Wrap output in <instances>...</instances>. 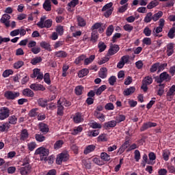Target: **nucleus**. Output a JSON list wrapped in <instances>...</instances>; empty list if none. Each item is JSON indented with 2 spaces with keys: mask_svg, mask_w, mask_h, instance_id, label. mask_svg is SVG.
Instances as JSON below:
<instances>
[{
  "mask_svg": "<svg viewBox=\"0 0 175 175\" xmlns=\"http://www.w3.org/2000/svg\"><path fill=\"white\" fill-rule=\"evenodd\" d=\"M118 51H120V46H118V45H111L108 51V55H114V54H117Z\"/></svg>",
  "mask_w": 175,
  "mask_h": 175,
  "instance_id": "9b49d317",
  "label": "nucleus"
},
{
  "mask_svg": "<svg viewBox=\"0 0 175 175\" xmlns=\"http://www.w3.org/2000/svg\"><path fill=\"white\" fill-rule=\"evenodd\" d=\"M117 125V121L111 120L104 124V128L105 129H109V128H114Z\"/></svg>",
  "mask_w": 175,
  "mask_h": 175,
  "instance_id": "f3484780",
  "label": "nucleus"
},
{
  "mask_svg": "<svg viewBox=\"0 0 175 175\" xmlns=\"http://www.w3.org/2000/svg\"><path fill=\"white\" fill-rule=\"evenodd\" d=\"M39 129L42 133L46 135V133H49L50 129H49V126L44 123L39 124Z\"/></svg>",
  "mask_w": 175,
  "mask_h": 175,
  "instance_id": "dca6fc26",
  "label": "nucleus"
},
{
  "mask_svg": "<svg viewBox=\"0 0 175 175\" xmlns=\"http://www.w3.org/2000/svg\"><path fill=\"white\" fill-rule=\"evenodd\" d=\"M42 61V59L41 57H36L31 59L30 64H31V65H38V64H40Z\"/></svg>",
  "mask_w": 175,
  "mask_h": 175,
  "instance_id": "72a5a7b5",
  "label": "nucleus"
},
{
  "mask_svg": "<svg viewBox=\"0 0 175 175\" xmlns=\"http://www.w3.org/2000/svg\"><path fill=\"white\" fill-rule=\"evenodd\" d=\"M10 128V124L8 122L5 123H0V132H5V131H8Z\"/></svg>",
  "mask_w": 175,
  "mask_h": 175,
  "instance_id": "c85d7f7f",
  "label": "nucleus"
},
{
  "mask_svg": "<svg viewBox=\"0 0 175 175\" xmlns=\"http://www.w3.org/2000/svg\"><path fill=\"white\" fill-rule=\"evenodd\" d=\"M85 59V55H81L75 59V64H76V65H79V64H80L81 61H84Z\"/></svg>",
  "mask_w": 175,
  "mask_h": 175,
  "instance_id": "13d9d810",
  "label": "nucleus"
},
{
  "mask_svg": "<svg viewBox=\"0 0 175 175\" xmlns=\"http://www.w3.org/2000/svg\"><path fill=\"white\" fill-rule=\"evenodd\" d=\"M10 116V109L6 107L0 108V120H6Z\"/></svg>",
  "mask_w": 175,
  "mask_h": 175,
  "instance_id": "39448f33",
  "label": "nucleus"
},
{
  "mask_svg": "<svg viewBox=\"0 0 175 175\" xmlns=\"http://www.w3.org/2000/svg\"><path fill=\"white\" fill-rule=\"evenodd\" d=\"M98 76L100 79H106L107 77V68L106 67L100 68Z\"/></svg>",
  "mask_w": 175,
  "mask_h": 175,
  "instance_id": "aec40b11",
  "label": "nucleus"
},
{
  "mask_svg": "<svg viewBox=\"0 0 175 175\" xmlns=\"http://www.w3.org/2000/svg\"><path fill=\"white\" fill-rule=\"evenodd\" d=\"M94 116L101 122H105V121H106V116L103 113H100L98 111H94Z\"/></svg>",
  "mask_w": 175,
  "mask_h": 175,
  "instance_id": "2eb2a0df",
  "label": "nucleus"
},
{
  "mask_svg": "<svg viewBox=\"0 0 175 175\" xmlns=\"http://www.w3.org/2000/svg\"><path fill=\"white\" fill-rule=\"evenodd\" d=\"M73 121L75 124H80V122L84 121V118L81 113L77 112L73 116Z\"/></svg>",
  "mask_w": 175,
  "mask_h": 175,
  "instance_id": "ddd939ff",
  "label": "nucleus"
},
{
  "mask_svg": "<svg viewBox=\"0 0 175 175\" xmlns=\"http://www.w3.org/2000/svg\"><path fill=\"white\" fill-rule=\"evenodd\" d=\"M43 9L46 12H51V1L50 0H46L43 3Z\"/></svg>",
  "mask_w": 175,
  "mask_h": 175,
  "instance_id": "5701e85b",
  "label": "nucleus"
},
{
  "mask_svg": "<svg viewBox=\"0 0 175 175\" xmlns=\"http://www.w3.org/2000/svg\"><path fill=\"white\" fill-rule=\"evenodd\" d=\"M84 90V88L81 85H78L75 89V92L77 95L79 96L83 94V91Z\"/></svg>",
  "mask_w": 175,
  "mask_h": 175,
  "instance_id": "c03bdc74",
  "label": "nucleus"
},
{
  "mask_svg": "<svg viewBox=\"0 0 175 175\" xmlns=\"http://www.w3.org/2000/svg\"><path fill=\"white\" fill-rule=\"evenodd\" d=\"M174 44L170 43L167 45V55L168 57H170V55H173V53H174Z\"/></svg>",
  "mask_w": 175,
  "mask_h": 175,
  "instance_id": "6ab92c4d",
  "label": "nucleus"
},
{
  "mask_svg": "<svg viewBox=\"0 0 175 175\" xmlns=\"http://www.w3.org/2000/svg\"><path fill=\"white\" fill-rule=\"evenodd\" d=\"M123 29L126 32H132V31H133V26L129 24H126L123 26Z\"/></svg>",
  "mask_w": 175,
  "mask_h": 175,
  "instance_id": "bf43d9fd",
  "label": "nucleus"
},
{
  "mask_svg": "<svg viewBox=\"0 0 175 175\" xmlns=\"http://www.w3.org/2000/svg\"><path fill=\"white\" fill-rule=\"evenodd\" d=\"M98 31H93L92 32V42H96L98 40Z\"/></svg>",
  "mask_w": 175,
  "mask_h": 175,
  "instance_id": "774afa93",
  "label": "nucleus"
},
{
  "mask_svg": "<svg viewBox=\"0 0 175 175\" xmlns=\"http://www.w3.org/2000/svg\"><path fill=\"white\" fill-rule=\"evenodd\" d=\"M169 157H170V152L169 150L163 151V158L164 161H169Z\"/></svg>",
  "mask_w": 175,
  "mask_h": 175,
  "instance_id": "e2e57ef3",
  "label": "nucleus"
},
{
  "mask_svg": "<svg viewBox=\"0 0 175 175\" xmlns=\"http://www.w3.org/2000/svg\"><path fill=\"white\" fill-rule=\"evenodd\" d=\"M37 144L36 142H29L27 144V148L29 151H33V150H35V148H36L37 147Z\"/></svg>",
  "mask_w": 175,
  "mask_h": 175,
  "instance_id": "a18cd8bd",
  "label": "nucleus"
},
{
  "mask_svg": "<svg viewBox=\"0 0 175 175\" xmlns=\"http://www.w3.org/2000/svg\"><path fill=\"white\" fill-rule=\"evenodd\" d=\"M8 124H9L10 125V124H12V125H16V124H17V118L16 117V116L13 115L10 116L8 118Z\"/></svg>",
  "mask_w": 175,
  "mask_h": 175,
  "instance_id": "c9c22d12",
  "label": "nucleus"
},
{
  "mask_svg": "<svg viewBox=\"0 0 175 175\" xmlns=\"http://www.w3.org/2000/svg\"><path fill=\"white\" fill-rule=\"evenodd\" d=\"M77 21L79 27H85L86 23L81 16H77Z\"/></svg>",
  "mask_w": 175,
  "mask_h": 175,
  "instance_id": "864d4df0",
  "label": "nucleus"
},
{
  "mask_svg": "<svg viewBox=\"0 0 175 175\" xmlns=\"http://www.w3.org/2000/svg\"><path fill=\"white\" fill-rule=\"evenodd\" d=\"M113 32H114V26L113 25H109L106 31L107 36H111Z\"/></svg>",
  "mask_w": 175,
  "mask_h": 175,
  "instance_id": "49530a36",
  "label": "nucleus"
},
{
  "mask_svg": "<svg viewBox=\"0 0 175 175\" xmlns=\"http://www.w3.org/2000/svg\"><path fill=\"white\" fill-rule=\"evenodd\" d=\"M38 103L39 106H41V107H46L47 106V100L44 98H39Z\"/></svg>",
  "mask_w": 175,
  "mask_h": 175,
  "instance_id": "de8ad7c7",
  "label": "nucleus"
},
{
  "mask_svg": "<svg viewBox=\"0 0 175 175\" xmlns=\"http://www.w3.org/2000/svg\"><path fill=\"white\" fill-rule=\"evenodd\" d=\"M97 142H107V135L103 133L97 137Z\"/></svg>",
  "mask_w": 175,
  "mask_h": 175,
  "instance_id": "09e8293b",
  "label": "nucleus"
},
{
  "mask_svg": "<svg viewBox=\"0 0 175 175\" xmlns=\"http://www.w3.org/2000/svg\"><path fill=\"white\" fill-rule=\"evenodd\" d=\"M83 132V126H79L75 127L72 133V135H79V133Z\"/></svg>",
  "mask_w": 175,
  "mask_h": 175,
  "instance_id": "4d7b16f0",
  "label": "nucleus"
},
{
  "mask_svg": "<svg viewBox=\"0 0 175 175\" xmlns=\"http://www.w3.org/2000/svg\"><path fill=\"white\" fill-rule=\"evenodd\" d=\"M106 88H107V86H106V85H101L100 88H98V90L96 91V95H97L98 96H99V95H100L103 91H105L106 90Z\"/></svg>",
  "mask_w": 175,
  "mask_h": 175,
  "instance_id": "37998d69",
  "label": "nucleus"
},
{
  "mask_svg": "<svg viewBox=\"0 0 175 175\" xmlns=\"http://www.w3.org/2000/svg\"><path fill=\"white\" fill-rule=\"evenodd\" d=\"M43 79L46 84H48V85H50L51 84V79H50V73H45L44 75H43Z\"/></svg>",
  "mask_w": 175,
  "mask_h": 175,
  "instance_id": "4c0bfd02",
  "label": "nucleus"
},
{
  "mask_svg": "<svg viewBox=\"0 0 175 175\" xmlns=\"http://www.w3.org/2000/svg\"><path fill=\"white\" fill-rule=\"evenodd\" d=\"M90 128H92V129H102V124L100 123H98L95 121H93L90 123Z\"/></svg>",
  "mask_w": 175,
  "mask_h": 175,
  "instance_id": "7c9ffc66",
  "label": "nucleus"
},
{
  "mask_svg": "<svg viewBox=\"0 0 175 175\" xmlns=\"http://www.w3.org/2000/svg\"><path fill=\"white\" fill-rule=\"evenodd\" d=\"M69 159V154L67 152H63L59 154L56 159L57 165H61L62 162H66Z\"/></svg>",
  "mask_w": 175,
  "mask_h": 175,
  "instance_id": "20e7f679",
  "label": "nucleus"
},
{
  "mask_svg": "<svg viewBox=\"0 0 175 175\" xmlns=\"http://www.w3.org/2000/svg\"><path fill=\"white\" fill-rule=\"evenodd\" d=\"M57 116H64V106L61 105V100L57 101Z\"/></svg>",
  "mask_w": 175,
  "mask_h": 175,
  "instance_id": "412c9836",
  "label": "nucleus"
},
{
  "mask_svg": "<svg viewBox=\"0 0 175 175\" xmlns=\"http://www.w3.org/2000/svg\"><path fill=\"white\" fill-rule=\"evenodd\" d=\"M35 154L36 155H40V157H49L50 150L44 147H40L36 149Z\"/></svg>",
  "mask_w": 175,
  "mask_h": 175,
  "instance_id": "0eeeda50",
  "label": "nucleus"
},
{
  "mask_svg": "<svg viewBox=\"0 0 175 175\" xmlns=\"http://www.w3.org/2000/svg\"><path fill=\"white\" fill-rule=\"evenodd\" d=\"M29 88H31V90H33V91H44V90H46V88H44L43 85L38 83L31 84Z\"/></svg>",
  "mask_w": 175,
  "mask_h": 175,
  "instance_id": "f8f14e48",
  "label": "nucleus"
},
{
  "mask_svg": "<svg viewBox=\"0 0 175 175\" xmlns=\"http://www.w3.org/2000/svg\"><path fill=\"white\" fill-rule=\"evenodd\" d=\"M18 96H20V92H18L8 90L4 93V97L5 99H8V100H14V99H16Z\"/></svg>",
  "mask_w": 175,
  "mask_h": 175,
  "instance_id": "7ed1b4c3",
  "label": "nucleus"
},
{
  "mask_svg": "<svg viewBox=\"0 0 175 175\" xmlns=\"http://www.w3.org/2000/svg\"><path fill=\"white\" fill-rule=\"evenodd\" d=\"M125 116L124 115H119L118 116L116 117V123L118 122V124H120V122H122V121H125Z\"/></svg>",
  "mask_w": 175,
  "mask_h": 175,
  "instance_id": "69168bd1",
  "label": "nucleus"
},
{
  "mask_svg": "<svg viewBox=\"0 0 175 175\" xmlns=\"http://www.w3.org/2000/svg\"><path fill=\"white\" fill-rule=\"evenodd\" d=\"M162 31H163V27H161V26H159L156 28L154 27L153 29L152 34L155 38H157V37L159 36V35H158V33H160V32H162Z\"/></svg>",
  "mask_w": 175,
  "mask_h": 175,
  "instance_id": "2f4dec72",
  "label": "nucleus"
},
{
  "mask_svg": "<svg viewBox=\"0 0 175 175\" xmlns=\"http://www.w3.org/2000/svg\"><path fill=\"white\" fill-rule=\"evenodd\" d=\"M47 17L46 16H42L40 21L37 23V25L39 28H51L53 25V20L46 19Z\"/></svg>",
  "mask_w": 175,
  "mask_h": 175,
  "instance_id": "f03ea898",
  "label": "nucleus"
},
{
  "mask_svg": "<svg viewBox=\"0 0 175 175\" xmlns=\"http://www.w3.org/2000/svg\"><path fill=\"white\" fill-rule=\"evenodd\" d=\"M60 100V105H62L63 106H65L66 107H69V106H72V103L70 101L66 100V98H62Z\"/></svg>",
  "mask_w": 175,
  "mask_h": 175,
  "instance_id": "a19ab883",
  "label": "nucleus"
},
{
  "mask_svg": "<svg viewBox=\"0 0 175 175\" xmlns=\"http://www.w3.org/2000/svg\"><path fill=\"white\" fill-rule=\"evenodd\" d=\"M129 147V141H126L122 146L121 147L118 149V154L121 155L125 151L126 148H128Z\"/></svg>",
  "mask_w": 175,
  "mask_h": 175,
  "instance_id": "4be33fe9",
  "label": "nucleus"
},
{
  "mask_svg": "<svg viewBox=\"0 0 175 175\" xmlns=\"http://www.w3.org/2000/svg\"><path fill=\"white\" fill-rule=\"evenodd\" d=\"M96 148V146L94 145H88L85 148L83 153L87 155L90 154V152H92V151H94Z\"/></svg>",
  "mask_w": 175,
  "mask_h": 175,
  "instance_id": "393cba45",
  "label": "nucleus"
},
{
  "mask_svg": "<svg viewBox=\"0 0 175 175\" xmlns=\"http://www.w3.org/2000/svg\"><path fill=\"white\" fill-rule=\"evenodd\" d=\"M98 47L99 49V52L103 53V51H105V50H106V47H107V46H106L105 42H100L98 44Z\"/></svg>",
  "mask_w": 175,
  "mask_h": 175,
  "instance_id": "8fccbe9b",
  "label": "nucleus"
},
{
  "mask_svg": "<svg viewBox=\"0 0 175 175\" xmlns=\"http://www.w3.org/2000/svg\"><path fill=\"white\" fill-rule=\"evenodd\" d=\"M22 66H24V62L23 61H18L14 64V69H20Z\"/></svg>",
  "mask_w": 175,
  "mask_h": 175,
  "instance_id": "052dcab7",
  "label": "nucleus"
},
{
  "mask_svg": "<svg viewBox=\"0 0 175 175\" xmlns=\"http://www.w3.org/2000/svg\"><path fill=\"white\" fill-rule=\"evenodd\" d=\"M167 66V64L166 63L161 64L159 62L157 73L162 72V70H165V68H166Z\"/></svg>",
  "mask_w": 175,
  "mask_h": 175,
  "instance_id": "680f3d73",
  "label": "nucleus"
},
{
  "mask_svg": "<svg viewBox=\"0 0 175 175\" xmlns=\"http://www.w3.org/2000/svg\"><path fill=\"white\" fill-rule=\"evenodd\" d=\"M158 66H159V62L153 64L150 68V73H155L157 70L158 72Z\"/></svg>",
  "mask_w": 175,
  "mask_h": 175,
  "instance_id": "79ce46f5",
  "label": "nucleus"
},
{
  "mask_svg": "<svg viewBox=\"0 0 175 175\" xmlns=\"http://www.w3.org/2000/svg\"><path fill=\"white\" fill-rule=\"evenodd\" d=\"M100 158L103 161H105L106 162H109V161H110V156L106 152H102L100 154Z\"/></svg>",
  "mask_w": 175,
  "mask_h": 175,
  "instance_id": "603ef678",
  "label": "nucleus"
},
{
  "mask_svg": "<svg viewBox=\"0 0 175 175\" xmlns=\"http://www.w3.org/2000/svg\"><path fill=\"white\" fill-rule=\"evenodd\" d=\"M154 126H157V123L155 122H148L144 123V124L141 127V131L144 132V131H146V129H148V128H152Z\"/></svg>",
  "mask_w": 175,
  "mask_h": 175,
  "instance_id": "4468645a",
  "label": "nucleus"
},
{
  "mask_svg": "<svg viewBox=\"0 0 175 175\" xmlns=\"http://www.w3.org/2000/svg\"><path fill=\"white\" fill-rule=\"evenodd\" d=\"M129 62V55L122 56L120 59V61L117 64V68H118V69H122L125 64H128Z\"/></svg>",
  "mask_w": 175,
  "mask_h": 175,
  "instance_id": "9d476101",
  "label": "nucleus"
},
{
  "mask_svg": "<svg viewBox=\"0 0 175 175\" xmlns=\"http://www.w3.org/2000/svg\"><path fill=\"white\" fill-rule=\"evenodd\" d=\"M175 95V85H173L167 92V96H174Z\"/></svg>",
  "mask_w": 175,
  "mask_h": 175,
  "instance_id": "3c124183",
  "label": "nucleus"
},
{
  "mask_svg": "<svg viewBox=\"0 0 175 175\" xmlns=\"http://www.w3.org/2000/svg\"><path fill=\"white\" fill-rule=\"evenodd\" d=\"M55 55L58 58H66L68 53L64 51H59L55 52Z\"/></svg>",
  "mask_w": 175,
  "mask_h": 175,
  "instance_id": "bb28decb",
  "label": "nucleus"
},
{
  "mask_svg": "<svg viewBox=\"0 0 175 175\" xmlns=\"http://www.w3.org/2000/svg\"><path fill=\"white\" fill-rule=\"evenodd\" d=\"M90 73V71L87 68H83L78 73V77L79 78L84 77L85 76H87V75Z\"/></svg>",
  "mask_w": 175,
  "mask_h": 175,
  "instance_id": "e433bc0d",
  "label": "nucleus"
},
{
  "mask_svg": "<svg viewBox=\"0 0 175 175\" xmlns=\"http://www.w3.org/2000/svg\"><path fill=\"white\" fill-rule=\"evenodd\" d=\"M28 139V131L26 129H24L22 131L21 135V140H27Z\"/></svg>",
  "mask_w": 175,
  "mask_h": 175,
  "instance_id": "6e6d98bb",
  "label": "nucleus"
},
{
  "mask_svg": "<svg viewBox=\"0 0 175 175\" xmlns=\"http://www.w3.org/2000/svg\"><path fill=\"white\" fill-rule=\"evenodd\" d=\"M162 16H163V12L162 11H159L152 16L153 21H158Z\"/></svg>",
  "mask_w": 175,
  "mask_h": 175,
  "instance_id": "f704fd0d",
  "label": "nucleus"
},
{
  "mask_svg": "<svg viewBox=\"0 0 175 175\" xmlns=\"http://www.w3.org/2000/svg\"><path fill=\"white\" fill-rule=\"evenodd\" d=\"M143 33H144L145 36H151V33H152V31L148 27H146L144 29Z\"/></svg>",
  "mask_w": 175,
  "mask_h": 175,
  "instance_id": "0e129e2a",
  "label": "nucleus"
},
{
  "mask_svg": "<svg viewBox=\"0 0 175 175\" xmlns=\"http://www.w3.org/2000/svg\"><path fill=\"white\" fill-rule=\"evenodd\" d=\"M142 83H144V84H146L147 85H150V84H152V77L151 76L146 77L143 79Z\"/></svg>",
  "mask_w": 175,
  "mask_h": 175,
  "instance_id": "58836bf2",
  "label": "nucleus"
},
{
  "mask_svg": "<svg viewBox=\"0 0 175 175\" xmlns=\"http://www.w3.org/2000/svg\"><path fill=\"white\" fill-rule=\"evenodd\" d=\"M94 59H95V55H90L88 58L84 59V65H90V64L94 62Z\"/></svg>",
  "mask_w": 175,
  "mask_h": 175,
  "instance_id": "ea45409f",
  "label": "nucleus"
},
{
  "mask_svg": "<svg viewBox=\"0 0 175 175\" xmlns=\"http://www.w3.org/2000/svg\"><path fill=\"white\" fill-rule=\"evenodd\" d=\"M32 79H36L37 80L42 81L43 80V72L40 71L39 68H35L33 70V75H31Z\"/></svg>",
  "mask_w": 175,
  "mask_h": 175,
  "instance_id": "6e6552de",
  "label": "nucleus"
},
{
  "mask_svg": "<svg viewBox=\"0 0 175 175\" xmlns=\"http://www.w3.org/2000/svg\"><path fill=\"white\" fill-rule=\"evenodd\" d=\"M151 20H152V14L151 12H148L146 14L144 18V23H150Z\"/></svg>",
  "mask_w": 175,
  "mask_h": 175,
  "instance_id": "5fc2aeb1",
  "label": "nucleus"
},
{
  "mask_svg": "<svg viewBox=\"0 0 175 175\" xmlns=\"http://www.w3.org/2000/svg\"><path fill=\"white\" fill-rule=\"evenodd\" d=\"M10 15L8 14H4L2 15L1 18L0 20L1 23L2 24L5 25L7 28H9L10 27Z\"/></svg>",
  "mask_w": 175,
  "mask_h": 175,
  "instance_id": "1a4fd4ad",
  "label": "nucleus"
},
{
  "mask_svg": "<svg viewBox=\"0 0 175 175\" xmlns=\"http://www.w3.org/2000/svg\"><path fill=\"white\" fill-rule=\"evenodd\" d=\"M99 133V130L89 131L88 132L87 136L88 137H96V136H98Z\"/></svg>",
  "mask_w": 175,
  "mask_h": 175,
  "instance_id": "a878e982",
  "label": "nucleus"
},
{
  "mask_svg": "<svg viewBox=\"0 0 175 175\" xmlns=\"http://www.w3.org/2000/svg\"><path fill=\"white\" fill-rule=\"evenodd\" d=\"M135 91H136V88H135V87H130L129 88H127L124 91V95H125L126 96L132 95V94H133Z\"/></svg>",
  "mask_w": 175,
  "mask_h": 175,
  "instance_id": "cd10ccee",
  "label": "nucleus"
},
{
  "mask_svg": "<svg viewBox=\"0 0 175 175\" xmlns=\"http://www.w3.org/2000/svg\"><path fill=\"white\" fill-rule=\"evenodd\" d=\"M170 79V75H169L166 72H163L160 74L159 77L156 79V83L161 84V83H163V81H169Z\"/></svg>",
  "mask_w": 175,
  "mask_h": 175,
  "instance_id": "423d86ee",
  "label": "nucleus"
},
{
  "mask_svg": "<svg viewBox=\"0 0 175 175\" xmlns=\"http://www.w3.org/2000/svg\"><path fill=\"white\" fill-rule=\"evenodd\" d=\"M23 95H24V96H27L28 98H33L35 94L31 89L26 88L23 90Z\"/></svg>",
  "mask_w": 175,
  "mask_h": 175,
  "instance_id": "a211bd4d",
  "label": "nucleus"
},
{
  "mask_svg": "<svg viewBox=\"0 0 175 175\" xmlns=\"http://www.w3.org/2000/svg\"><path fill=\"white\" fill-rule=\"evenodd\" d=\"M64 146V140L59 139L56 141V142L54 144L53 148L54 150H59Z\"/></svg>",
  "mask_w": 175,
  "mask_h": 175,
  "instance_id": "c756f323",
  "label": "nucleus"
},
{
  "mask_svg": "<svg viewBox=\"0 0 175 175\" xmlns=\"http://www.w3.org/2000/svg\"><path fill=\"white\" fill-rule=\"evenodd\" d=\"M38 108L33 109L30 110V111L29 113V117H36V116H38Z\"/></svg>",
  "mask_w": 175,
  "mask_h": 175,
  "instance_id": "338daca9",
  "label": "nucleus"
},
{
  "mask_svg": "<svg viewBox=\"0 0 175 175\" xmlns=\"http://www.w3.org/2000/svg\"><path fill=\"white\" fill-rule=\"evenodd\" d=\"M35 139L38 143H42L46 140V137L42 134H36Z\"/></svg>",
  "mask_w": 175,
  "mask_h": 175,
  "instance_id": "473e14b6",
  "label": "nucleus"
},
{
  "mask_svg": "<svg viewBox=\"0 0 175 175\" xmlns=\"http://www.w3.org/2000/svg\"><path fill=\"white\" fill-rule=\"evenodd\" d=\"M31 165H29V159L28 158H25L23 161V164L21 165L19 168V172L21 175H27L31 173Z\"/></svg>",
  "mask_w": 175,
  "mask_h": 175,
  "instance_id": "f257e3e1",
  "label": "nucleus"
},
{
  "mask_svg": "<svg viewBox=\"0 0 175 175\" xmlns=\"http://www.w3.org/2000/svg\"><path fill=\"white\" fill-rule=\"evenodd\" d=\"M158 5H159V1L158 0H153L147 5V9H154V8H157Z\"/></svg>",
  "mask_w": 175,
  "mask_h": 175,
  "instance_id": "b1692460",
  "label": "nucleus"
}]
</instances>
